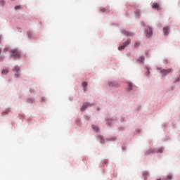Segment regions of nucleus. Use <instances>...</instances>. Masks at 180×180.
Here are the masks:
<instances>
[{
	"label": "nucleus",
	"instance_id": "obj_1",
	"mask_svg": "<svg viewBox=\"0 0 180 180\" xmlns=\"http://www.w3.org/2000/svg\"><path fill=\"white\" fill-rule=\"evenodd\" d=\"M11 56L13 58H20V52L17 49H14L10 51Z\"/></svg>",
	"mask_w": 180,
	"mask_h": 180
},
{
	"label": "nucleus",
	"instance_id": "obj_2",
	"mask_svg": "<svg viewBox=\"0 0 180 180\" xmlns=\"http://www.w3.org/2000/svg\"><path fill=\"white\" fill-rule=\"evenodd\" d=\"M130 43H131V40L127 39V41L124 42L122 46H120V47H118V50L120 51L124 50V49H126V47H127V46H129Z\"/></svg>",
	"mask_w": 180,
	"mask_h": 180
},
{
	"label": "nucleus",
	"instance_id": "obj_3",
	"mask_svg": "<svg viewBox=\"0 0 180 180\" xmlns=\"http://www.w3.org/2000/svg\"><path fill=\"white\" fill-rule=\"evenodd\" d=\"M153 153H162V148H161L158 150H155L150 148V149L148 150L145 154H146V155H148V154H151Z\"/></svg>",
	"mask_w": 180,
	"mask_h": 180
},
{
	"label": "nucleus",
	"instance_id": "obj_4",
	"mask_svg": "<svg viewBox=\"0 0 180 180\" xmlns=\"http://www.w3.org/2000/svg\"><path fill=\"white\" fill-rule=\"evenodd\" d=\"M172 72V68L170 69H162L160 70L161 74H163V75H167V74H170V72Z\"/></svg>",
	"mask_w": 180,
	"mask_h": 180
},
{
	"label": "nucleus",
	"instance_id": "obj_5",
	"mask_svg": "<svg viewBox=\"0 0 180 180\" xmlns=\"http://www.w3.org/2000/svg\"><path fill=\"white\" fill-rule=\"evenodd\" d=\"M146 32L147 37H151V36H153V30L151 27H148Z\"/></svg>",
	"mask_w": 180,
	"mask_h": 180
},
{
	"label": "nucleus",
	"instance_id": "obj_6",
	"mask_svg": "<svg viewBox=\"0 0 180 180\" xmlns=\"http://www.w3.org/2000/svg\"><path fill=\"white\" fill-rule=\"evenodd\" d=\"M152 8L153 9H156L157 11H160V4L158 3H153Z\"/></svg>",
	"mask_w": 180,
	"mask_h": 180
},
{
	"label": "nucleus",
	"instance_id": "obj_7",
	"mask_svg": "<svg viewBox=\"0 0 180 180\" xmlns=\"http://www.w3.org/2000/svg\"><path fill=\"white\" fill-rule=\"evenodd\" d=\"M169 31V28L168 27H165L163 28V32H164V34L165 36H167V34H168V32Z\"/></svg>",
	"mask_w": 180,
	"mask_h": 180
},
{
	"label": "nucleus",
	"instance_id": "obj_8",
	"mask_svg": "<svg viewBox=\"0 0 180 180\" xmlns=\"http://www.w3.org/2000/svg\"><path fill=\"white\" fill-rule=\"evenodd\" d=\"M86 108H88V103H84L81 108V110L82 112H84V110H85V109H86Z\"/></svg>",
	"mask_w": 180,
	"mask_h": 180
},
{
	"label": "nucleus",
	"instance_id": "obj_9",
	"mask_svg": "<svg viewBox=\"0 0 180 180\" xmlns=\"http://www.w3.org/2000/svg\"><path fill=\"white\" fill-rule=\"evenodd\" d=\"M13 71V72H19V71H20V68L19 66H15Z\"/></svg>",
	"mask_w": 180,
	"mask_h": 180
},
{
	"label": "nucleus",
	"instance_id": "obj_10",
	"mask_svg": "<svg viewBox=\"0 0 180 180\" xmlns=\"http://www.w3.org/2000/svg\"><path fill=\"white\" fill-rule=\"evenodd\" d=\"M82 86L84 87V91H86V86H88V82H84L82 83Z\"/></svg>",
	"mask_w": 180,
	"mask_h": 180
},
{
	"label": "nucleus",
	"instance_id": "obj_11",
	"mask_svg": "<svg viewBox=\"0 0 180 180\" xmlns=\"http://www.w3.org/2000/svg\"><path fill=\"white\" fill-rule=\"evenodd\" d=\"M92 129L94 130V131H99V127L93 125Z\"/></svg>",
	"mask_w": 180,
	"mask_h": 180
},
{
	"label": "nucleus",
	"instance_id": "obj_12",
	"mask_svg": "<svg viewBox=\"0 0 180 180\" xmlns=\"http://www.w3.org/2000/svg\"><path fill=\"white\" fill-rule=\"evenodd\" d=\"M8 72H9V70L8 69H4L1 71V74L6 75V74H8Z\"/></svg>",
	"mask_w": 180,
	"mask_h": 180
},
{
	"label": "nucleus",
	"instance_id": "obj_13",
	"mask_svg": "<svg viewBox=\"0 0 180 180\" xmlns=\"http://www.w3.org/2000/svg\"><path fill=\"white\" fill-rule=\"evenodd\" d=\"M14 77L15 78H19V77H20V73L18 72H16L15 75H14Z\"/></svg>",
	"mask_w": 180,
	"mask_h": 180
},
{
	"label": "nucleus",
	"instance_id": "obj_14",
	"mask_svg": "<svg viewBox=\"0 0 180 180\" xmlns=\"http://www.w3.org/2000/svg\"><path fill=\"white\" fill-rule=\"evenodd\" d=\"M139 63H143L144 61V58L143 56H141L139 58Z\"/></svg>",
	"mask_w": 180,
	"mask_h": 180
},
{
	"label": "nucleus",
	"instance_id": "obj_15",
	"mask_svg": "<svg viewBox=\"0 0 180 180\" xmlns=\"http://www.w3.org/2000/svg\"><path fill=\"white\" fill-rule=\"evenodd\" d=\"M142 175L143 176H148V172H143Z\"/></svg>",
	"mask_w": 180,
	"mask_h": 180
},
{
	"label": "nucleus",
	"instance_id": "obj_16",
	"mask_svg": "<svg viewBox=\"0 0 180 180\" xmlns=\"http://www.w3.org/2000/svg\"><path fill=\"white\" fill-rule=\"evenodd\" d=\"M140 46V42H136L134 44V47H136V49H138V47Z\"/></svg>",
	"mask_w": 180,
	"mask_h": 180
},
{
	"label": "nucleus",
	"instance_id": "obj_17",
	"mask_svg": "<svg viewBox=\"0 0 180 180\" xmlns=\"http://www.w3.org/2000/svg\"><path fill=\"white\" fill-rule=\"evenodd\" d=\"M124 34H125L126 36H132V35H133V34L129 33V32H124Z\"/></svg>",
	"mask_w": 180,
	"mask_h": 180
},
{
	"label": "nucleus",
	"instance_id": "obj_18",
	"mask_svg": "<svg viewBox=\"0 0 180 180\" xmlns=\"http://www.w3.org/2000/svg\"><path fill=\"white\" fill-rule=\"evenodd\" d=\"M0 5H2V6L5 5V1L1 0L0 1Z\"/></svg>",
	"mask_w": 180,
	"mask_h": 180
},
{
	"label": "nucleus",
	"instance_id": "obj_19",
	"mask_svg": "<svg viewBox=\"0 0 180 180\" xmlns=\"http://www.w3.org/2000/svg\"><path fill=\"white\" fill-rule=\"evenodd\" d=\"M21 6H15V11H18V9H20Z\"/></svg>",
	"mask_w": 180,
	"mask_h": 180
},
{
	"label": "nucleus",
	"instance_id": "obj_20",
	"mask_svg": "<svg viewBox=\"0 0 180 180\" xmlns=\"http://www.w3.org/2000/svg\"><path fill=\"white\" fill-rule=\"evenodd\" d=\"M136 15L137 16H140V15H141V13H140V11H136Z\"/></svg>",
	"mask_w": 180,
	"mask_h": 180
},
{
	"label": "nucleus",
	"instance_id": "obj_21",
	"mask_svg": "<svg viewBox=\"0 0 180 180\" xmlns=\"http://www.w3.org/2000/svg\"><path fill=\"white\" fill-rule=\"evenodd\" d=\"M91 106H92V104H91V103H87V108H89V107H91Z\"/></svg>",
	"mask_w": 180,
	"mask_h": 180
},
{
	"label": "nucleus",
	"instance_id": "obj_22",
	"mask_svg": "<svg viewBox=\"0 0 180 180\" xmlns=\"http://www.w3.org/2000/svg\"><path fill=\"white\" fill-rule=\"evenodd\" d=\"M167 179H172V176H167Z\"/></svg>",
	"mask_w": 180,
	"mask_h": 180
},
{
	"label": "nucleus",
	"instance_id": "obj_23",
	"mask_svg": "<svg viewBox=\"0 0 180 180\" xmlns=\"http://www.w3.org/2000/svg\"><path fill=\"white\" fill-rule=\"evenodd\" d=\"M4 50L5 52H6V51H8L9 50V49L5 48Z\"/></svg>",
	"mask_w": 180,
	"mask_h": 180
},
{
	"label": "nucleus",
	"instance_id": "obj_24",
	"mask_svg": "<svg viewBox=\"0 0 180 180\" xmlns=\"http://www.w3.org/2000/svg\"><path fill=\"white\" fill-rule=\"evenodd\" d=\"M129 89H131V86H132L131 83H129Z\"/></svg>",
	"mask_w": 180,
	"mask_h": 180
},
{
	"label": "nucleus",
	"instance_id": "obj_25",
	"mask_svg": "<svg viewBox=\"0 0 180 180\" xmlns=\"http://www.w3.org/2000/svg\"><path fill=\"white\" fill-rule=\"evenodd\" d=\"M31 34H31L30 32H27V35H28L29 37H30V35H31Z\"/></svg>",
	"mask_w": 180,
	"mask_h": 180
},
{
	"label": "nucleus",
	"instance_id": "obj_26",
	"mask_svg": "<svg viewBox=\"0 0 180 180\" xmlns=\"http://www.w3.org/2000/svg\"><path fill=\"white\" fill-rule=\"evenodd\" d=\"M1 51H2V50L0 49V54H1Z\"/></svg>",
	"mask_w": 180,
	"mask_h": 180
},
{
	"label": "nucleus",
	"instance_id": "obj_27",
	"mask_svg": "<svg viewBox=\"0 0 180 180\" xmlns=\"http://www.w3.org/2000/svg\"><path fill=\"white\" fill-rule=\"evenodd\" d=\"M110 86H113V84H110Z\"/></svg>",
	"mask_w": 180,
	"mask_h": 180
},
{
	"label": "nucleus",
	"instance_id": "obj_28",
	"mask_svg": "<svg viewBox=\"0 0 180 180\" xmlns=\"http://www.w3.org/2000/svg\"><path fill=\"white\" fill-rule=\"evenodd\" d=\"M148 74H150V71L148 70Z\"/></svg>",
	"mask_w": 180,
	"mask_h": 180
},
{
	"label": "nucleus",
	"instance_id": "obj_29",
	"mask_svg": "<svg viewBox=\"0 0 180 180\" xmlns=\"http://www.w3.org/2000/svg\"><path fill=\"white\" fill-rule=\"evenodd\" d=\"M158 180H161V179H158Z\"/></svg>",
	"mask_w": 180,
	"mask_h": 180
},
{
	"label": "nucleus",
	"instance_id": "obj_30",
	"mask_svg": "<svg viewBox=\"0 0 180 180\" xmlns=\"http://www.w3.org/2000/svg\"><path fill=\"white\" fill-rule=\"evenodd\" d=\"M11 1H15V0H11Z\"/></svg>",
	"mask_w": 180,
	"mask_h": 180
}]
</instances>
